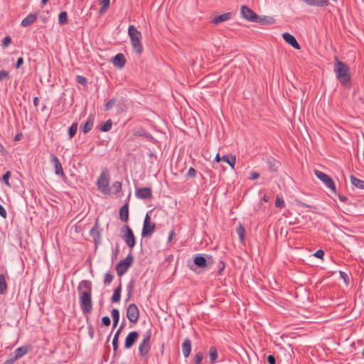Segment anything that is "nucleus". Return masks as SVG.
Returning <instances> with one entry per match:
<instances>
[{"mask_svg": "<svg viewBox=\"0 0 364 364\" xmlns=\"http://www.w3.org/2000/svg\"><path fill=\"white\" fill-rule=\"evenodd\" d=\"M79 302L83 314H89L92 311V282L89 280H82L77 286Z\"/></svg>", "mask_w": 364, "mask_h": 364, "instance_id": "obj_1", "label": "nucleus"}, {"mask_svg": "<svg viewBox=\"0 0 364 364\" xmlns=\"http://www.w3.org/2000/svg\"><path fill=\"white\" fill-rule=\"evenodd\" d=\"M336 63L334 65V72L337 80L345 87L350 86V73L349 67L335 57Z\"/></svg>", "mask_w": 364, "mask_h": 364, "instance_id": "obj_2", "label": "nucleus"}, {"mask_svg": "<svg viewBox=\"0 0 364 364\" xmlns=\"http://www.w3.org/2000/svg\"><path fill=\"white\" fill-rule=\"evenodd\" d=\"M128 35L130 38L133 51L135 53L140 55L143 51V46L141 44L142 36L141 32L139 31L134 26L130 25L128 28Z\"/></svg>", "mask_w": 364, "mask_h": 364, "instance_id": "obj_3", "label": "nucleus"}, {"mask_svg": "<svg viewBox=\"0 0 364 364\" xmlns=\"http://www.w3.org/2000/svg\"><path fill=\"white\" fill-rule=\"evenodd\" d=\"M151 331L149 329L143 335V339L139 346V355L144 358H148V355L151 349Z\"/></svg>", "mask_w": 364, "mask_h": 364, "instance_id": "obj_4", "label": "nucleus"}, {"mask_svg": "<svg viewBox=\"0 0 364 364\" xmlns=\"http://www.w3.org/2000/svg\"><path fill=\"white\" fill-rule=\"evenodd\" d=\"M134 262L133 255L129 253L124 259L121 260L116 265L115 269L119 277L124 275L132 265Z\"/></svg>", "mask_w": 364, "mask_h": 364, "instance_id": "obj_5", "label": "nucleus"}, {"mask_svg": "<svg viewBox=\"0 0 364 364\" xmlns=\"http://www.w3.org/2000/svg\"><path fill=\"white\" fill-rule=\"evenodd\" d=\"M121 232L123 233L122 235L123 240L130 249H132L136 245V239L132 230L126 225L121 228Z\"/></svg>", "mask_w": 364, "mask_h": 364, "instance_id": "obj_6", "label": "nucleus"}, {"mask_svg": "<svg viewBox=\"0 0 364 364\" xmlns=\"http://www.w3.org/2000/svg\"><path fill=\"white\" fill-rule=\"evenodd\" d=\"M314 174L326 185V186L330 188L333 193H336L335 183L328 175L316 169L314 170Z\"/></svg>", "mask_w": 364, "mask_h": 364, "instance_id": "obj_7", "label": "nucleus"}, {"mask_svg": "<svg viewBox=\"0 0 364 364\" xmlns=\"http://www.w3.org/2000/svg\"><path fill=\"white\" fill-rule=\"evenodd\" d=\"M156 228V225L151 221L149 214H146L144 220L141 236L143 237H149L153 234Z\"/></svg>", "mask_w": 364, "mask_h": 364, "instance_id": "obj_8", "label": "nucleus"}, {"mask_svg": "<svg viewBox=\"0 0 364 364\" xmlns=\"http://www.w3.org/2000/svg\"><path fill=\"white\" fill-rule=\"evenodd\" d=\"M90 235L93 238L96 247L101 244L102 229H100L99 226V218L96 219L94 226L90 231Z\"/></svg>", "mask_w": 364, "mask_h": 364, "instance_id": "obj_9", "label": "nucleus"}, {"mask_svg": "<svg viewBox=\"0 0 364 364\" xmlns=\"http://www.w3.org/2000/svg\"><path fill=\"white\" fill-rule=\"evenodd\" d=\"M127 317L128 320L133 323H136L139 317V311L135 304H131L127 309Z\"/></svg>", "mask_w": 364, "mask_h": 364, "instance_id": "obj_10", "label": "nucleus"}, {"mask_svg": "<svg viewBox=\"0 0 364 364\" xmlns=\"http://www.w3.org/2000/svg\"><path fill=\"white\" fill-rule=\"evenodd\" d=\"M97 186L98 190L103 193H108L109 192V179L107 177L105 172L103 171L97 181Z\"/></svg>", "mask_w": 364, "mask_h": 364, "instance_id": "obj_11", "label": "nucleus"}, {"mask_svg": "<svg viewBox=\"0 0 364 364\" xmlns=\"http://www.w3.org/2000/svg\"><path fill=\"white\" fill-rule=\"evenodd\" d=\"M240 14L244 18L251 22H255L257 19V14L247 6H241Z\"/></svg>", "mask_w": 364, "mask_h": 364, "instance_id": "obj_12", "label": "nucleus"}, {"mask_svg": "<svg viewBox=\"0 0 364 364\" xmlns=\"http://www.w3.org/2000/svg\"><path fill=\"white\" fill-rule=\"evenodd\" d=\"M139 334L137 331H131L125 338L124 348L126 349L131 348L137 341Z\"/></svg>", "mask_w": 364, "mask_h": 364, "instance_id": "obj_13", "label": "nucleus"}, {"mask_svg": "<svg viewBox=\"0 0 364 364\" xmlns=\"http://www.w3.org/2000/svg\"><path fill=\"white\" fill-rule=\"evenodd\" d=\"M135 194L138 198L150 199L152 197L151 188L149 187L136 188Z\"/></svg>", "mask_w": 364, "mask_h": 364, "instance_id": "obj_14", "label": "nucleus"}, {"mask_svg": "<svg viewBox=\"0 0 364 364\" xmlns=\"http://www.w3.org/2000/svg\"><path fill=\"white\" fill-rule=\"evenodd\" d=\"M50 162L53 164L55 168V173L56 175L64 176L63 169L58 158L53 154H50Z\"/></svg>", "mask_w": 364, "mask_h": 364, "instance_id": "obj_15", "label": "nucleus"}, {"mask_svg": "<svg viewBox=\"0 0 364 364\" xmlns=\"http://www.w3.org/2000/svg\"><path fill=\"white\" fill-rule=\"evenodd\" d=\"M232 16V12H227L225 14H223L221 15L217 16L214 17L210 22L214 25H218L221 23H223L225 21H227L230 20Z\"/></svg>", "mask_w": 364, "mask_h": 364, "instance_id": "obj_16", "label": "nucleus"}, {"mask_svg": "<svg viewBox=\"0 0 364 364\" xmlns=\"http://www.w3.org/2000/svg\"><path fill=\"white\" fill-rule=\"evenodd\" d=\"M283 39L290 46H291L295 49L299 50L301 48L299 44L298 43L296 39L294 36L289 33H284L282 34Z\"/></svg>", "mask_w": 364, "mask_h": 364, "instance_id": "obj_17", "label": "nucleus"}, {"mask_svg": "<svg viewBox=\"0 0 364 364\" xmlns=\"http://www.w3.org/2000/svg\"><path fill=\"white\" fill-rule=\"evenodd\" d=\"M112 63L114 66L122 68L126 63V59L122 53H117L112 60Z\"/></svg>", "mask_w": 364, "mask_h": 364, "instance_id": "obj_18", "label": "nucleus"}, {"mask_svg": "<svg viewBox=\"0 0 364 364\" xmlns=\"http://www.w3.org/2000/svg\"><path fill=\"white\" fill-rule=\"evenodd\" d=\"M309 6L323 7L329 5V0H301Z\"/></svg>", "mask_w": 364, "mask_h": 364, "instance_id": "obj_19", "label": "nucleus"}, {"mask_svg": "<svg viewBox=\"0 0 364 364\" xmlns=\"http://www.w3.org/2000/svg\"><path fill=\"white\" fill-rule=\"evenodd\" d=\"M268 168L271 172H277L280 163L273 157H269L267 159Z\"/></svg>", "mask_w": 364, "mask_h": 364, "instance_id": "obj_20", "label": "nucleus"}, {"mask_svg": "<svg viewBox=\"0 0 364 364\" xmlns=\"http://www.w3.org/2000/svg\"><path fill=\"white\" fill-rule=\"evenodd\" d=\"M182 352L185 358H188L191 352V341L188 338L184 339L182 343Z\"/></svg>", "mask_w": 364, "mask_h": 364, "instance_id": "obj_21", "label": "nucleus"}, {"mask_svg": "<svg viewBox=\"0 0 364 364\" xmlns=\"http://www.w3.org/2000/svg\"><path fill=\"white\" fill-rule=\"evenodd\" d=\"M193 262L195 265H196L199 268H205L206 267V260L205 257L203 255L197 254L193 257Z\"/></svg>", "mask_w": 364, "mask_h": 364, "instance_id": "obj_22", "label": "nucleus"}, {"mask_svg": "<svg viewBox=\"0 0 364 364\" xmlns=\"http://www.w3.org/2000/svg\"><path fill=\"white\" fill-rule=\"evenodd\" d=\"M256 23H259L264 26L272 25L274 23L275 20L273 17L271 16H259L257 15V19L255 21Z\"/></svg>", "mask_w": 364, "mask_h": 364, "instance_id": "obj_23", "label": "nucleus"}, {"mask_svg": "<svg viewBox=\"0 0 364 364\" xmlns=\"http://www.w3.org/2000/svg\"><path fill=\"white\" fill-rule=\"evenodd\" d=\"M122 292V280L119 279L118 287L114 290L111 300L114 303H117L120 301Z\"/></svg>", "mask_w": 364, "mask_h": 364, "instance_id": "obj_24", "label": "nucleus"}, {"mask_svg": "<svg viewBox=\"0 0 364 364\" xmlns=\"http://www.w3.org/2000/svg\"><path fill=\"white\" fill-rule=\"evenodd\" d=\"M119 219L122 222H127L129 220V204L127 203L119 210Z\"/></svg>", "mask_w": 364, "mask_h": 364, "instance_id": "obj_25", "label": "nucleus"}, {"mask_svg": "<svg viewBox=\"0 0 364 364\" xmlns=\"http://www.w3.org/2000/svg\"><path fill=\"white\" fill-rule=\"evenodd\" d=\"M37 19V15L33 14H28L26 18H24L21 23V26L23 27H27L32 23H33Z\"/></svg>", "mask_w": 364, "mask_h": 364, "instance_id": "obj_26", "label": "nucleus"}, {"mask_svg": "<svg viewBox=\"0 0 364 364\" xmlns=\"http://www.w3.org/2000/svg\"><path fill=\"white\" fill-rule=\"evenodd\" d=\"M94 119L92 116H90L86 120L85 123L80 127L84 134L88 133L93 127Z\"/></svg>", "mask_w": 364, "mask_h": 364, "instance_id": "obj_27", "label": "nucleus"}, {"mask_svg": "<svg viewBox=\"0 0 364 364\" xmlns=\"http://www.w3.org/2000/svg\"><path fill=\"white\" fill-rule=\"evenodd\" d=\"M124 328V326L123 324H122L120 326V327L118 328V330L117 331V332L115 333L114 336V338H113V340H112V346H113V350H114V355H116L117 353V349H118V346H119V342H118V340H119V334L122 330V328Z\"/></svg>", "mask_w": 364, "mask_h": 364, "instance_id": "obj_28", "label": "nucleus"}, {"mask_svg": "<svg viewBox=\"0 0 364 364\" xmlns=\"http://www.w3.org/2000/svg\"><path fill=\"white\" fill-rule=\"evenodd\" d=\"M210 362L211 364L216 363L218 358V350L215 346L210 347L209 349Z\"/></svg>", "mask_w": 364, "mask_h": 364, "instance_id": "obj_29", "label": "nucleus"}, {"mask_svg": "<svg viewBox=\"0 0 364 364\" xmlns=\"http://www.w3.org/2000/svg\"><path fill=\"white\" fill-rule=\"evenodd\" d=\"M7 283L6 281V277L4 274H0V294H5L7 291Z\"/></svg>", "mask_w": 364, "mask_h": 364, "instance_id": "obj_30", "label": "nucleus"}, {"mask_svg": "<svg viewBox=\"0 0 364 364\" xmlns=\"http://www.w3.org/2000/svg\"><path fill=\"white\" fill-rule=\"evenodd\" d=\"M221 160L227 164H228L232 168H234V166L236 162V157L233 155H224L221 157Z\"/></svg>", "mask_w": 364, "mask_h": 364, "instance_id": "obj_31", "label": "nucleus"}, {"mask_svg": "<svg viewBox=\"0 0 364 364\" xmlns=\"http://www.w3.org/2000/svg\"><path fill=\"white\" fill-rule=\"evenodd\" d=\"M28 351V348L27 346H21L16 348L14 351V355H16V358H21L23 355H25Z\"/></svg>", "mask_w": 364, "mask_h": 364, "instance_id": "obj_32", "label": "nucleus"}, {"mask_svg": "<svg viewBox=\"0 0 364 364\" xmlns=\"http://www.w3.org/2000/svg\"><path fill=\"white\" fill-rule=\"evenodd\" d=\"M350 178V182L353 186L358 188L364 189V181L360 180L353 175H351Z\"/></svg>", "mask_w": 364, "mask_h": 364, "instance_id": "obj_33", "label": "nucleus"}, {"mask_svg": "<svg viewBox=\"0 0 364 364\" xmlns=\"http://www.w3.org/2000/svg\"><path fill=\"white\" fill-rule=\"evenodd\" d=\"M111 314L113 318V328H115L119 321V311L117 309H113L111 311Z\"/></svg>", "mask_w": 364, "mask_h": 364, "instance_id": "obj_34", "label": "nucleus"}, {"mask_svg": "<svg viewBox=\"0 0 364 364\" xmlns=\"http://www.w3.org/2000/svg\"><path fill=\"white\" fill-rule=\"evenodd\" d=\"M58 23L60 25H65L68 23V14L66 11H62L59 14Z\"/></svg>", "mask_w": 364, "mask_h": 364, "instance_id": "obj_35", "label": "nucleus"}, {"mask_svg": "<svg viewBox=\"0 0 364 364\" xmlns=\"http://www.w3.org/2000/svg\"><path fill=\"white\" fill-rule=\"evenodd\" d=\"M78 124L77 122H74L72 125L68 128V135L69 138L72 139L75 136L77 133Z\"/></svg>", "mask_w": 364, "mask_h": 364, "instance_id": "obj_36", "label": "nucleus"}, {"mask_svg": "<svg viewBox=\"0 0 364 364\" xmlns=\"http://www.w3.org/2000/svg\"><path fill=\"white\" fill-rule=\"evenodd\" d=\"M112 126V122L111 119L106 121L103 125L100 128V130L103 132H109Z\"/></svg>", "mask_w": 364, "mask_h": 364, "instance_id": "obj_37", "label": "nucleus"}, {"mask_svg": "<svg viewBox=\"0 0 364 364\" xmlns=\"http://www.w3.org/2000/svg\"><path fill=\"white\" fill-rule=\"evenodd\" d=\"M100 4L101 5L100 13H103L109 8L110 5V0H101Z\"/></svg>", "mask_w": 364, "mask_h": 364, "instance_id": "obj_38", "label": "nucleus"}, {"mask_svg": "<svg viewBox=\"0 0 364 364\" xmlns=\"http://www.w3.org/2000/svg\"><path fill=\"white\" fill-rule=\"evenodd\" d=\"M236 232L238 235L240 240H243L245 237V230L241 224L237 227Z\"/></svg>", "mask_w": 364, "mask_h": 364, "instance_id": "obj_39", "label": "nucleus"}, {"mask_svg": "<svg viewBox=\"0 0 364 364\" xmlns=\"http://www.w3.org/2000/svg\"><path fill=\"white\" fill-rule=\"evenodd\" d=\"M114 279V275L112 272H107L105 274V279H104V284L105 285H109L113 280Z\"/></svg>", "mask_w": 364, "mask_h": 364, "instance_id": "obj_40", "label": "nucleus"}, {"mask_svg": "<svg viewBox=\"0 0 364 364\" xmlns=\"http://www.w3.org/2000/svg\"><path fill=\"white\" fill-rule=\"evenodd\" d=\"M11 176V171H7L2 176V178H3V181L4 182V183L8 186V187H10L11 186V184L9 183V178Z\"/></svg>", "mask_w": 364, "mask_h": 364, "instance_id": "obj_41", "label": "nucleus"}, {"mask_svg": "<svg viewBox=\"0 0 364 364\" xmlns=\"http://www.w3.org/2000/svg\"><path fill=\"white\" fill-rule=\"evenodd\" d=\"M203 358V353L201 351L196 353L194 358V363L195 364H201L202 360Z\"/></svg>", "mask_w": 364, "mask_h": 364, "instance_id": "obj_42", "label": "nucleus"}, {"mask_svg": "<svg viewBox=\"0 0 364 364\" xmlns=\"http://www.w3.org/2000/svg\"><path fill=\"white\" fill-rule=\"evenodd\" d=\"M76 82L83 86H85L87 84V78L82 75L76 76Z\"/></svg>", "mask_w": 364, "mask_h": 364, "instance_id": "obj_43", "label": "nucleus"}, {"mask_svg": "<svg viewBox=\"0 0 364 364\" xmlns=\"http://www.w3.org/2000/svg\"><path fill=\"white\" fill-rule=\"evenodd\" d=\"M275 206L277 208H284L285 206V203H284L283 198L277 196L276 200H275Z\"/></svg>", "mask_w": 364, "mask_h": 364, "instance_id": "obj_44", "label": "nucleus"}, {"mask_svg": "<svg viewBox=\"0 0 364 364\" xmlns=\"http://www.w3.org/2000/svg\"><path fill=\"white\" fill-rule=\"evenodd\" d=\"M10 77L9 73L6 70H2L0 71V82L8 80Z\"/></svg>", "mask_w": 364, "mask_h": 364, "instance_id": "obj_45", "label": "nucleus"}, {"mask_svg": "<svg viewBox=\"0 0 364 364\" xmlns=\"http://www.w3.org/2000/svg\"><path fill=\"white\" fill-rule=\"evenodd\" d=\"M115 101V98H112L110 100H109L105 105V109L106 111L110 110L114 107Z\"/></svg>", "mask_w": 364, "mask_h": 364, "instance_id": "obj_46", "label": "nucleus"}, {"mask_svg": "<svg viewBox=\"0 0 364 364\" xmlns=\"http://www.w3.org/2000/svg\"><path fill=\"white\" fill-rule=\"evenodd\" d=\"M11 38L9 36H7L3 39L1 46L3 48H6L11 44Z\"/></svg>", "mask_w": 364, "mask_h": 364, "instance_id": "obj_47", "label": "nucleus"}, {"mask_svg": "<svg viewBox=\"0 0 364 364\" xmlns=\"http://www.w3.org/2000/svg\"><path fill=\"white\" fill-rule=\"evenodd\" d=\"M196 173H197L196 170L194 168L191 167L186 173V177L195 178L196 176Z\"/></svg>", "mask_w": 364, "mask_h": 364, "instance_id": "obj_48", "label": "nucleus"}, {"mask_svg": "<svg viewBox=\"0 0 364 364\" xmlns=\"http://www.w3.org/2000/svg\"><path fill=\"white\" fill-rule=\"evenodd\" d=\"M112 187L114 190V192L116 193H118L121 191L122 190V183L119 182V181H115L113 185H112Z\"/></svg>", "mask_w": 364, "mask_h": 364, "instance_id": "obj_49", "label": "nucleus"}, {"mask_svg": "<svg viewBox=\"0 0 364 364\" xmlns=\"http://www.w3.org/2000/svg\"><path fill=\"white\" fill-rule=\"evenodd\" d=\"M111 323V321L109 316H105L102 318V324L105 326H109Z\"/></svg>", "mask_w": 364, "mask_h": 364, "instance_id": "obj_50", "label": "nucleus"}, {"mask_svg": "<svg viewBox=\"0 0 364 364\" xmlns=\"http://www.w3.org/2000/svg\"><path fill=\"white\" fill-rule=\"evenodd\" d=\"M205 260H206V267L212 266L215 262L214 259L211 255H207L205 257Z\"/></svg>", "mask_w": 364, "mask_h": 364, "instance_id": "obj_51", "label": "nucleus"}, {"mask_svg": "<svg viewBox=\"0 0 364 364\" xmlns=\"http://www.w3.org/2000/svg\"><path fill=\"white\" fill-rule=\"evenodd\" d=\"M339 274H340L341 278L343 279L344 282L346 284H348L349 282V278H348V274L342 271H340Z\"/></svg>", "mask_w": 364, "mask_h": 364, "instance_id": "obj_52", "label": "nucleus"}, {"mask_svg": "<svg viewBox=\"0 0 364 364\" xmlns=\"http://www.w3.org/2000/svg\"><path fill=\"white\" fill-rule=\"evenodd\" d=\"M218 274H222V272L224 270L225 267V262L223 261V260H220L219 263H218Z\"/></svg>", "mask_w": 364, "mask_h": 364, "instance_id": "obj_53", "label": "nucleus"}, {"mask_svg": "<svg viewBox=\"0 0 364 364\" xmlns=\"http://www.w3.org/2000/svg\"><path fill=\"white\" fill-rule=\"evenodd\" d=\"M324 252L323 250H317L314 254V256L317 257V258H319V259H323V256H324Z\"/></svg>", "mask_w": 364, "mask_h": 364, "instance_id": "obj_54", "label": "nucleus"}, {"mask_svg": "<svg viewBox=\"0 0 364 364\" xmlns=\"http://www.w3.org/2000/svg\"><path fill=\"white\" fill-rule=\"evenodd\" d=\"M87 329H88V334H89L90 338H93L95 331H94V328L91 323H90L88 325Z\"/></svg>", "mask_w": 364, "mask_h": 364, "instance_id": "obj_55", "label": "nucleus"}, {"mask_svg": "<svg viewBox=\"0 0 364 364\" xmlns=\"http://www.w3.org/2000/svg\"><path fill=\"white\" fill-rule=\"evenodd\" d=\"M0 215L3 218H6L7 217V213H6V209L3 207L2 205L0 204Z\"/></svg>", "mask_w": 364, "mask_h": 364, "instance_id": "obj_56", "label": "nucleus"}, {"mask_svg": "<svg viewBox=\"0 0 364 364\" xmlns=\"http://www.w3.org/2000/svg\"><path fill=\"white\" fill-rule=\"evenodd\" d=\"M259 177V173L258 172H251L250 175L249 176V179L250 180H255L257 179Z\"/></svg>", "mask_w": 364, "mask_h": 364, "instance_id": "obj_57", "label": "nucleus"}, {"mask_svg": "<svg viewBox=\"0 0 364 364\" xmlns=\"http://www.w3.org/2000/svg\"><path fill=\"white\" fill-rule=\"evenodd\" d=\"M267 360L269 364H275L276 363V360L273 355H269L267 356Z\"/></svg>", "mask_w": 364, "mask_h": 364, "instance_id": "obj_58", "label": "nucleus"}, {"mask_svg": "<svg viewBox=\"0 0 364 364\" xmlns=\"http://www.w3.org/2000/svg\"><path fill=\"white\" fill-rule=\"evenodd\" d=\"M134 286V282L132 280L129 284L127 285V292L133 293Z\"/></svg>", "mask_w": 364, "mask_h": 364, "instance_id": "obj_59", "label": "nucleus"}, {"mask_svg": "<svg viewBox=\"0 0 364 364\" xmlns=\"http://www.w3.org/2000/svg\"><path fill=\"white\" fill-rule=\"evenodd\" d=\"M23 63V58L22 57H20L17 59L16 63V68H19L21 67V65Z\"/></svg>", "mask_w": 364, "mask_h": 364, "instance_id": "obj_60", "label": "nucleus"}, {"mask_svg": "<svg viewBox=\"0 0 364 364\" xmlns=\"http://www.w3.org/2000/svg\"><path fill=\"white\" fill-rule=\"evenodd\" d=\"M338 197L339 200L342 202L346 203L348 200V198L343 195L338 194Z\"/></svg>", "mask_w": 364, "mask_h": 364, "instance_id": "obj_61", "label": "nucleus"}, {"mask_svg": "<svg viewBox=\"0 0 364 364\" xmlns=\"http://www.w3.org/2000/svg\"><path fill=\"white\" fill-rule=\"evenodd\" d=\"M23 137V134L21 133L17 134L14 139V141H20Z\"/></svg>", "mask_w": 364, "mask_h": 364, "instance_id": "obj_62", "label": "nucleus"}, {"mask_svg": "<svg viewBox=\"0 0 364 364\" xmlns=\"http://www.w3.org/2000/svg\"><path fill=\"white\" fill-rule=\"evenodd\" d=\"M135 136H144L146 137H151V135L149 134H147V133H145V134H142L140 132H136L135 134H134Z\"/></svg>", "mask_w": 364, "mask_h": 364, "instance_id": "obj_63", "label": "nucleus"}, {"mask_svg": "<svg viewBox=\"0 0 364 364\" xmlns=\"http://www.w3.org/2000/svg\"><path fill=\"white\" fill-rule=\"evenodd\" d=\"M38 102H39V99H38V97H35L33 98V105H34V106H35V107H37V106H38Z\"/></svg>", "mask_w": 364, "mask_h": 364, "instance_id": "obj_64", "label": "nucleus"}]
</instances>
